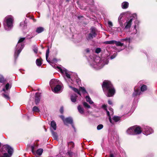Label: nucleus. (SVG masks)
Wrapping results in <instances>:
<instances>
[{
    "label": "nucleus",
    "mask_w": 157,
    "mask_h": 157,
    "mask_svg": "<svg viewBox=\"0 0 157 157\" xmlns=\"http://www.w3.org/2000/svg\"><path fill=\"white\" fill-rule=\"evenodd\" d=\"M64 123L65 124H67V123H69L72 124L73 123V120L71 117H68L65 118L64 120Z\"/></svg>",
    "instance_id": "nucleus-16"
},
{
    "label": "nucleus",
    "mask_w": 157,
    "mask_h": 157,
    "mask_svg": "<svg viewBox=\"0 0 157 157\" xmlns=\"http://www.w3.org/2000/svg\"><path fill=\"white\" fill-rule=\"evenodd\" d=\"M25 38H20L16 47L15 53L14 58L16 59L24 47V44L22 42L25 40Z\"/></svg>",
    "instance_id": "nucleus-3"
},
{
    "label": "nucleus",
    "mask_w": 157,
    "mask_h": 157,
    "mask_svg": "<svg viewBox=\"0 0 157 157\" xmlns=\"http://www.w3.org/2000/svg\"><path fill=\"white\" fill-rule=\"evenodd\" d=\"M102 86L104 92L107 97H112L114 95L115 90L110 81H104Z\"/></svg>",
    "instance_id": "nucleus-1"
},
{
    "label": "nucleus",
    "mask_w": 157,
    "mask_h": 157,
    "mask_svg": "<svg viewBox=\"0 0 157 157\" xmlns=\"http://www.w3.org/2000/svg\"><path fill=\"white\" fill-rule=\"evenodd\" d=\"M13 18L11 16L6 17L5 18L3 25L6 30L9 31L13 28Z\"/></svg>",
    "instance_id": "nucleus-2"
},
{
    "label": "nucleus",
    "mask_w": 157,
    "mask_h": 157,
    "mask_svg": "<svg viewBox=\"0 0 157 157\" xmlns=\"http://www.w3.org/2000/svg\"><path fill=\"white\" fill-rule=\"evenodd\" d=\"M35 147V146L34 145H33L31 146V148L32 149V151L34 155H36V152L34 151V149Z\"/></svg>",
    "instance_id": "nucleus-44"
},
{
    "label": "nucleus",
    "mask_w": 157,
    "mask_h": 157,
    "mask_svg": "<svg viewBox=\"0 0 157 157\" xmlns=\"http://www.w3.org/2000/svg\"><path fill=\"white\" fill-rule=\"evenodd\" d=\"M110 157H113V154H111L110 155Z\"/></svg>",
    "instance_id": "nucleus-60"
},
{
    "label": "nucleus",
    "mask_w": 157,
    "mask_h": 157,
    "mask_svg": "<svg viewBox=\"0 0 157 157\" xmlns=\"http://www.w3.org/2000/svg\"><path fill=\"white\" fill-rule=\"evenodd\" d=\"M25 22H22L20 24V26L21 27H24L25 26Z\"/></svg>",
    "instance_id": "nucleus-48"
},
{
    "label": "nucleus",
    "mask_w": 157,
    "mask_h": 157,
    "mask_svg": "<svg viewBox=\"0 0 157 157\" xmlns=\"http://www.w3.org/2000/svg\"><path fill=\"white\" fill-rule=\"evenodd\" d=\"M52 128L53 131L56 130V122L53 121L51 122L50 130Z\"/></svg>",
    "instance_id": "nucleus-17"
},
{
    "label": "nucleus",
    "mask_w": 157,
    "mask_h": 157,
    "mask_svg": "<svg viewBox=\"0 0 157 157\" xmlns=\"http://www.w3.org/2000/svg\"><path fill=\"white\" fill-rule=\"evenodd\" d=\"M108 103L109 104V105H112V101L109 100H108Z\"/></svg>",
    "instance_id": "nucleus-56"
},
{
    "label": "nucleus",
    "mask_w": 157,
    "mask_h": 157,
    "mask_svg": "<svg viewBox=\"0 0 157 157\" xmlns=\"http://www.w3.org/2000/svg\"><path fill=\"white\" fill-rule=\"evenodd\" d=\"M121 41L122 42H125L126 43L129 44L130 42V38H126L121 39Z\"/></svg>",
    "instance_id": "nucleus-29"
},
{
    "label": "nucleus",
    "mask_w": 157,
    "mask_h": 157,
    "mask_svg": "<svg viewBox=\"0 0 157 157\" xmlns=\"http://www.w3.org/2000/svg\"><path fill=\"white\" fill-rule=\"evenodd\" d=\"M71 144L72 145V147H74V143L72 142H70L68 144V145H70Z\"/></svg>",
    "instance_id": "nucleus-51"
},
{
    "label": "nucleus",
    "mask_w": 157,
    "mask_h": 157,
    "mask_svg": "<svg viewBox=\"0 0 157 157\" xmlns=\"http://www.w3.org/2000/svg\"><path fill=\"white\" fill-rule=\"evenodd\" d=\"M33 111L34 112H39L40 111L39 108L36 106H35L33 107Z\"/></svg>",
    "instance_id": "nucleus-40"
},
{
    "label": "nucleus",
    "mask_w": 157,
    "mask_h": 157,
    "mask_svg": "<svg viewBox=\"0 0 157 157\" xmlns=\"http://www.w3.org/2000/svg\"><path fill=\"white\" fill-rule=\"evenodd\" d=\"M106 112L107 115L109 117H109H111V116L113 114V110L112 108L109 109V111L107 110Z\"/></svg>",
    "instance_id": "nucleus-18"
},
{
    "label": "nucleus",
    "mask_w": 157,
    "mask_h": 157,
    "mask_svg": "<svg viewBox=\"0 0 157 157\" xmlns=\"http://www.w3.org/2000/svg\"><path fill=\"white\" fill-rule=\"evenodd\" d=\"M108 24L110 27H111L113 26V24L112 22L110 21H108Z\"/></svg>",
    "instance_id": "nucleus-49"
},
{
    "label": "nucleus",
    "mask_w": 157,
    "mask_h": 157,
    "mask_svg": "<svg viewBox=\"0 0 157 157\" xmlns=\"http://www.w3.org/2000/svg\"><path fill=\"white\" fill-rule=\"evenodd\" d=\"M101 49L99 48H97L95 50V52L97 53H98L101 52Z\"/></svg>",
    "instance_id": "nucleus-47"
},
{
    "label": "nucleus",
    "mask_w": 157,
    "mask_h": 157,
    "mask_svg": "<svg viewBox=\"0 0 157 157\" xmlns=\"http://www.w3.org/2000/svg\"><path fill=\"white\" fill-rule=\"evenodd\" d=\"M115 49L116 50H117L118 51V52H120L123 49H120V50H118L117 48H116Z\"/></svg>",
    "instance_id": "nucleus-58"
},
{
    "label": "nucleus",
    "mask_w": 157,
    "mask_h": 157,
    "mask_svg": "<svg viewBox=\"0 0 157 157\" xmlns=\"http://www.w3.org/2000/svg\"><path fill=\"white\" fill-rule=\"evenodd\" d=\"M129 3L128 2H124L121 4L122 8L123 9H126L128 8Z\"/></svg>",
    "instance_id": "nucleus-19"
},
{
    "label": "nucleus",
    "mask_w": 157,
    "mask_h": 157,
    "mask_svg": "<svg viewBox=\"0 0 157 157\" xmlns=\"http://www.w3.org/2000/svg\"><path fill=\"white\" fill-rule=\"evenodd\" d=\"M40 93H37L36 94L35 96V102L36 105H37L39 103L40 100Z\"/></svg>",
    "instance_id": "nucleus-13"
},
{
    "label": "nucleus",
    "mask_w": 157,
    "mask_h": 157,
    "mask_svg": "<svg viewBox=\"0 0 157 157\" xmlns=\"http://www.w3.org/2000/svg\"><path fill=\"white\" fill-rule=\"evenodd\" d=\"M83 17L82 16H78V19H80L81 18H82Z\"/></svg>",
    "instance_id": "nucleus-57"
},
{
    "label": "nucleus",
    "mask_w": 157,
    "mask_h": 157,
    "mask_svg": "<svg viewBox=\"0 0 157 157\" xmlns=\"http://www.w3.org/2000/svg\"><path fill=\"white\" fill-rule=\"evenodd\" d=\"M79 90L84 94L86 93L87 92L84 87H80L79 88Z\"/></svg>",
    "instance_id": "nucleus-38"
},
{
    "label": "nucleus",
    "mask_w": 157,
    "mask_h": 157,
    "mask_svg": "<svg viewBox=\"0 0 157 157\" xmlns=\"http://www.w3.org/2000/svg\"><path fill=\"white\" fill-rule=\"evenodd\" d=\"M11 87V86L9 85L8 83H7L5 86V88H3L2 90L4 91L5 93H6V90H8L9 89H10Z\"/></svg>",
    "instance_id": "nucleus-30"
},
{
    "label": "nucleus",
    "mask_w": 157,
    "mask_h": 157,
    "mask_svg": "<svg viewBox=\"0 0 157 157\" xmlns=\"http://www.w3.org/2000/svg\"><path fill=\"white\" fill-rule=\"evenodd\" d=\"M135 16L136 17V14H133V16Z\"/></svg>",
    "instance_id": "nucleus-61"
},
{
    "label": "nucleus",
    "mask_w": 157,
    "mask_h": 157,
    "mask_svg": "<svg viewBox=\"0 0 157 157\" xmlns=\"http://www.w3.org/2000/svg\"><path fill=\"white\" fill-rule=\"evenodd\" d=\"M137 32V29H136V25H135L134 26L133 28V33L134 34H136Z\"/></svg>",
    "instance_id": "nucleus-45"
},
{
    "label": "nucleus",
    "mask_w": 157,
    "mask_h": 157,
    "mask_svg": "<svg viewBox=\"0 0 157 157\" xmlns=\"http://www.w3.org/2000/svg\"><path fill=\"white\" fill-rule=\"evenodd\" d=\"M123 15L122 14H121L119 16L118 19V22L120 24L121 26H123V23L122 22V21L121 20V18L123 17Z\"/></svg>",
    "instance_id": "nucleus-25"
},
{
    "label": "nucleus",
    "mask_w": 157,
    "mask_h": 157,
    "mask_svg": "<svg viewBox=\"0 0 157 157\" xmlns=\"http://www.w3.org/2000/svg\"><path fill=\"white\" fill-rule=\"evenodd\" d=\"M5 149L7 151L8 154L6 153H4L3 156L0 157H11L13 152V148L8 145L6 144L4 146Z\"/></svg>",
    "instance_id": "nucleus-5"
},
{
    "label": "nucleus",
    "mask_w": 157,
    "mask_h": 157,
    "mask_svg": "<svg viewBox=\"0 0 157 157\" xmlns=\"http://www.w3.org/2000/svg\"><path fill=\"white\" fill-rule=\"evenodd\" d=\"M83 104L84 106L86 108L89 109L90 108V106L85 102H83Z\"/></svg>",
    "instance_id": "nucleus-39"
},
{
    "label": "nucleus",
    "mask_w": 157,
    "mask_h": 157,
    "mask_svg": "<svg viewBox=\"0 0 157 157\" xmlns=\"http://www.w3.org/2000/svg\"><path fill=\"white\" fill-rule=\"evenodd\" d=\"M134 129V135H137L140 134L142 131V129L139 127L133 126Z\"/></svg>",
    "instance_id": "nucleus-12"
},
{
    "label": "nucleus",
    "mask_w": 157,
    "mask_h": 157,
    "mask_svg": "<svg viewBox=\"0 0 157 157\" xmlns=\"http://www.w3.org/2000/svg\"><path fill=\"white\" fill-rule=\"evenodd\" d=\"M57 68L58 69V71H59L62 74L65 75L67 77V78L69 79L72 80V79L71 78V75L68 74L67 72V71L66 69L64 68H62L61 67L57 66Z\"/></svg>",
    "instance_id": "nucleus-8"
},
{
    "label": "nucleus",
    "mask_w": 157,
    "mask_h": 157,
    "mask_svg": "<svg viewBox=\"0 0 157 157\" xmlns=\"http://www.w3.org/2000/svg\"><path fill=\"white\" fill-rule=\"evenodd\" d=\"M115 42V40H110L106 41L104 42V44H114V42Z\"/></svg>",
    "instance_id": "nucleus-35"
},
{
    "label": "nucleus",
    "mask_w": 157,
    "mask_h": 157,
    "mask_svg": "<svg viewBox=\"0 0 157 157\" xmlns=\"http://www.w3.org/2000/svg\"><path fill=\"white\" fill-rule=\"evenodd\" d=\"M60 112L61 113H63V107H61L60 109Z\"/></svg>",
    "instance_id": "nucleus-50"
},
{
    "label": "nucleus",
    "mask_w": 157,
    "mask_h": 157,
    "mask_svg": "<svg viewBox=\"0 0 157 157\" xmlns=\"http://www.w3.org/2000/svg\"><path fill=\"white\" fill-rule=\"evenodd\" d=\"M114 44H115L117 46H122L124 45V44L121 43L120 42L117 41L115 40Z\"/></svg>",
    "instance_id": "nucleus-33"
},
{
    "label": "nucleus",
    "mask_w": 157,
    "mask_h": 157,
    "mask_svg": "<svg viewBox=\"0 0 157 157\" xmlns=\"http://www.w3.org/2000/svg\"><path fill=\"white\" fill-rule=\"evenodd\" d=\"M103 126L102 124L98 125L97 127V129L98 130H100L103 128Z\"/></svg>",
    "instance_id": "nucleus-42"
},
{
    "label": "nucleus",
    "mask_w": 157,
    "mask_h": 157,
    "mask_svg": "<svg viewBox=\"0 0 157 157\" xmlns=\"http://www.w3.org/2000/svg\"><path fill=\"white\" fill-rule=\"evenodd\" d=\"M62 87L61 86L58 84L57 85L54 89L52 88V90L56 93H59L61 92Z\"/></svg>",
    "instance_id": "nucleus-11"
},
{
    "label": "nucleus",
    "mask_w": 157,
    "mask_h": 157,
    "mask_svg": "<svg viewBox=\"0 0 157 157\" xmlns=\"http://www.w3.org/2000/svg\"><path fill=\"white\" fill-rule=\"evenodd\" d=\"M67 1V2H68V0H66Z\"/></svg>",
    "instance_id": "nucleus-64"
},
{
    "label": "nucleus",
    "mask_w": 157,
    "mask_h": 157,
    "mask_svg": "<svg viewBox=\"0 0 157 157\" xmlns=\"http://www.w3.org/2000/svg\"><path fill=\"white\" fill-rule=\"evenodd\" d=\"M141 93V92L139 91V89H135V88L134 92L132 94V96L133 97H135L138 95H140Z\"/></svg>",
    "instance_id": "nucleus-21"
},
{
    "label": "nucleus",
    "mask_w": 157,
    "mask_h": 157,
    "mask_svg": "<svg viewBox=\"0 0 157 157\" xmlns=\"http://www.w3.org/2000/svg\"><path fill=\"white\" fill-rule=\"evenodd\" d=\"M69 87L70 88H71L74 91L77 93L78 94H79V95H81V94H80V91L79 90H78L77 89L75 88V87H72V86H69Z\"/></svg>",
    "instance_id": "nucleus-24"
},
{
    "label": "nucleus",
    "mask_w": 157,
    "mask_h": 157,
    "mask_svg": "<svg viewBox=\"0 0 157 157\" xmlns=\"http://www.w3.org/2000/svg\"><path fill=\"white\" fill-rule=\"evenodd\" d=\"M121 119L120 117L117 116H114L112 118L111 117H109V121L110 122L113 124H114L115 123L120 121Z\"/></svg>",
    "instance_id": "nucleus-9"
},
{
    "label": "nucleus",
    "mask_w": 157,
    "mask_h": 157,
    "mask_svg": "<svg viewBox=\"0 0 157 157\" xmlns=\"http://www.w3.org/2000/svg\"><path fill=\"white\" fill-rule=\"evenodd\" d=\"M60 118L63 120V121L64 122V120H65V119L64 118V117L63 116V115H61L60 116Z\"/></svg>",
    "instance_id": "nucleus-54"
},
{
    "label": "nucleus",
    "mask_w": 157,
    "mask_h": 157,
    "mask_svg": "<svg viewBox=\"0 0 157 157\" xmlns=\"http://www.w3.org/2000/svg\"><path fill=\"white\" fill-rule=\"evenodd\" d=\"M43 151V150L42 148H39L37 149L36 152V155L37 154L39 155H41Z\"/></svg>",
    "instance_id": "nucleus-28"
},
{
    "label": "nucleus",
    "mask_w": 157,
    "mask_h": 157,
    "mask_svg": "<svg viewBox=\"0 0 157 157\" xmlns=\"http://www.w3.org/2000/svg\"><path fill=\"white\" fill-rule=\"evenodd\" d=\"M60 82L57 79H52L50 82V85L52 89L53 87L56 86L57 85L59 84Z\"/></svg>",
    "instance_id": "nucleus-10"
},
{
    "label": "nucleus",
    "mask_w": 157,
    "mask_h": 157,
    "mask_svg": "<svg viewBox=\"0 0 157 157\" xmlns=\"http://www.w3.org/2000/svg\"><path fill=\"white\" fill-rule=\"evenodd\" d=\"M35 36V35L32 34V33L30 34H28L27 35V37L28 39H30Z\"/></svg>",
    "instance_id": "nucleus-41"
},
{
    "label": "nucleus",
    "mask_w": 157,
    "mask_h": 157,
    "mask_svg": "<svg viewBox=\"0 0 157 157\" xmlns=\"http://www.w3.org/2000/svg\"><path fill=\"white\" fill-rule=\"evenodd\" d=\"M6 81V80L3 77V76L1 75H0V82L3 83Z\"/></svg>",
    "instance_id": "nucleus-37"
},
{
    "label": "nucleus",
    "mask_w": 157,
    "mask_h": 157,
    "mask_svg": "<svg viewBox=\"0 0 157 157\" xmlns=\"http://www.w3.org/2000/svg\"><path fill=\"white\" fill-rule=\"evenodd\" d=\"M132 21V18H131L124 23V25H125V29H127L130 27Z\"/></svg>",
    "instance_id": "nucleus-14"
},
{
    "label": "nucleus",
    "mask_w": 157,
    "mask_h": 157,
    "mask_svg": "<svg viewBox=\"0 0 157 157\" xmlns=\"http://www.w3.org/2000/svg\"><path fill=\"white\" fill-rule=\"evenodd\" d=\"M82 39V37L80 35H78L77 37V39L75 41L76 42H79L81 41Z\"/></svg>",
    "instance_id": "nucleus-31"
},
{
    "label": "nucleus",
    "mask_w": 157,
    "mask_h": 157,
    "mask_svg": "<svg viewBox=\"0 0 157 157\" xmlns=\"http://www.w3.org/2000/svg\"><path fill=\"white\" fill-rule=\"evenodd\" d=\"M72 125V127L73 128H74V129H75V127H74V126H73V124Z\"/></svg>",
    "instance_id": "nucleus-62"
},
{
    "label": "nucleus",
    "mask_w": 157,
    "mask_h": 157,
    "mask_svg": "<svg viewBox=\"0 0 157 157\" xmlns=\"http://www.w3.org/2000/svg\"><path fill=\"white\" fill-rule=\"evenodd\" d=\"M133 126L129 128L127 130V133L129 135H134V129Z\"/></svg>",
    "instance_id": "nucleus-15"
},
{
    "label": "nucleus",
    "mask_w": 157,
    "mask_h": 157,
    "mask_svg": "<svg viewBox=\"0 0 157 157\" xmlns=\"http://www.w3.org/2000/svg\"><path fill=\"white\" fill-rule=\"evenodd\" d=\"M49 48H48L47 49L46 51V60L48 62H50L49 60L48 59V56H49Z\"/></svg>",
    "instance_id": "nucleus-34"
},
{
    "label": "nucleus",
    "mask_w": 157,
    "mask_h": 157,
    "mask_svg": "<svg viewBox=\"0 0 157 157\" xmlns=\"http://www.w3.org/2000/svg\"><path fill=\"white\" fill-rule=\"evenodd\" d=\"M78 112L81 114H83L84 112L83 109L80 105H79L78 106Z\"/></svg>",
    "instance_id": "nucleus-26"
},
{
    "label": "nucleus",
    "mask_w": 157,
    "mask_h": 157,
    "mask_svg": "<svg viewBox=\"0 0 157 157\" xmlns=\"http://www.w3.org/2000/svg\"><path fill=\"white\" fill-rule=\"evenodd\" d=\"M36 63L37 66H40L42 64L41 61L39 59H37L36 60Z\"/></svg>",
    "instance_id": "nucleus-36"
},
{
    "label": "nucleus",
    "mask_w": 157,
    "mask_h": 157,
    "mask_svg": "<svg viewBox=\"0 0 157 157\" xmlns=\"http://www.w3.org/2000/svg\"><path fill=\"white\" fill-rule=\"evenodd\" d=\"M147 86L145 85H143L140 87L141 91L142 92H144L146 91L147 90Z\"/></svg>",
    "instance_id": "nucleus-32"
},
{
    "label": "nucleus",
    "mask_w": 157,
    "mask_h": 157,
    "mask_svg": "<svg viewBox=\"0 0 157 157\" xmlns=\"http://www.w3.org/2000/svg\"><path fill=\"white\" fill-rule=\"evenodd\" d=\"M102 108L106 111L107 110V106L106 105L104 104L102 106Z\"/></svg>",
    "instance_id": "nucleus-46"
},
{
    "label": "nucleus",
    "mask_w": 157,
    "mask_h": 157,
    "mask_svg": "<svg viewBox=\"0 0 157 157\" xmlns=\"http://www.w3.org/2000/svg\"><path fill=\"white\" fill-rule=\"evenodd\" d=\"M142 131L144 134L148 135L151 134L153 132L152 128L148 126L144 127L142 129Z\"/></svg>",
    "instance_id": "nucleus-7"
},
{
    "label": "nucleus",
    "mask_w": 157,
    "mask_h": 157,
    "mask_svg": "<svg viewBox=\"0 0 157 157\" xmlns=\"http://www.w3.org/2000/svg\"><path fill=\"white\" fill-rule=\"evenodd\" d=\"M76 82L78 84H79L80 82V80L79 79H77L76 80Z\"/></svg>",
    "instance_id": "nucleus-53"
},
{
    "label": "nucleus",
    "mask_w": 157,
    "mask_h": 157,
    "mask_svg": "<svg viewBox=\"0 0 157 157\" xmlns=\"http://www.w3.org/2000/svg\"><path fill=\"white\" fill-rule=\"evenodd\" d=\"M77 96L75 94L71 95V101L73 102H75L76 101Z\"/></svg>",
    "instance_id": "nucleus-20"
},
{
    "label": "nucleus",
    "mask_w": 157,
    "mask_h": 157,
    "mask_svg": "<svg viewBox=\"0 0 157 157\" xmlns=\"http://www.w3.org/2000/svg\"><path fill=\"white\" fill-rule=\"evenodd\" d=\"M33 51L34 52L36 53L37 52H38V49L37 48H35L33 49Z\"/></svg>",
    "instance_id": "nucleus-52"
},
{
    "label": "nucleus",
    "mask_w": 157,
    "mask_h": 157,
    "mask_svg": "<svg viewBox=\"0 0 157 157\" xmlns=\"http://www.w3.org/2000/svg\"><path fill=\"white\" fill-rule=\"evenodd\" d=\"M86 51L87 52H89L90 51L89 49H87L86 50Z\"/></svg>",
    "instance_id": "nucleus-59"
},
{
    "label": "nucleus",
    "mask_w": 157,
    "mask_h": 157,
    "mask_svg": "<svg viewBox=\"0 0 157 157\" xmlns=\"http://www.w3.org/2000/svg\"><path fill=\"white\" fill-rule=\"evenodd\" d=\"M2 96L6 98V99H10V98L8 96V95L7 94H2Z\"/></svg>",
    "instance_id": "nucleus-43"
},
{
    "label": "nucleus",
    "mask_w": 157,
    "mask_h": 157,
    "mask_svg": "<svg viewBox=\"0 0 157 157\" xmlns=\"http://www.w3.org/2000/svg\"><path fill=\"white\" fill-rule=\"evenodd\" d=\"M51 132H52V136L55 140H57L58 139V136L57 133L53 131L52 128L51 129Z\"/></svg>",
    "instance_id": "nucleus-23"
},
{
    "label": "nucleus",
    "mask_w": 157,
    "mask_h": 157,
    "mask_svg": "<svg viewBox=\"0 0 157 157\" xmlns=\"http://www.w3.org/2000/svg\"><path fill=\"white\" fill-rule=\"evenodd\" d=\"M44 30V29L42 27H39L36 28V32L38 33H40Z\"/></svg>",
    "instance_id": "nucleus-22"
},
{
    "label": "nucleus",
    "mask_w": 157,
    "mask_h": 157,
    "mask_svg": "<svg viewBox=\"0 0 157 157\" xmlns=\"http://www.w3.org/2000/svg\"><path fill=\"white\" fill-rule=\"evenodd\" d=\"M86 101L88 102L90 104H92L94 103L91 100L89 96H86Z\"/></svg>",
    "instance_id": "nucleus-27"
},
{
    "label": "nucleus",
    "mask_w": 157,
    "mask_h": 157,
    "mask_svg": "<svg viewBox=\"0 0 157 157\" xmlns=\"http://www.w3.org/2000/svg\"><path fill=\"white\" fill-rule=\"evenodd\" d=\"M90 30V33L86 36V39L88 40H92L94 37H95L97 35V30L95 28L91 27Z\"/></svg>",
    "instance_id": "nucleus-6"
},
{
    "label": "nucleus",
    "mask_w": 157,
    "mask_h": 157,
    "mask_svg": "<svg viewBox=\"0 0 157 157\" xmlns=\"http://www.w3.org/2000/svg\"><path fill=\"white\" fill-rule=\"evenodd\" d=\"M33 21H34V22L36 21V19H33Z\"/></svg>",
    "instance_id": "nucleus-63"
},
{
    "label": "nucleus",
    "mask_w": 157,
    "mask_h": 157,
    "mask_svg": "<svg viewBox=\"0 0 157 157\" xmlns=\"http://www.w3.org/2000/svg\"><path fill=\"white\" fill-rule=\"evenodd\" d=\"M116 56V55H113V56H112L110 57V58L111 59H114V58H115V57Z\"/></svg>",
    "instance_id": "nucleus-55"
},
{
    "label": "nucleus",
    "mask_w": 157,
    "mask_h": 157,
    "mask_svg": "<svg viewBox=\"0 0 157 157\" xmlns=\"http://www.w3.org/2000/svg\"><path fill=\"white\" fill-rule=\"evenodd\" d=\"M90 64L92 67L96 69H101L104 66L102 61L100 60L99 57L92 60L90 62Z\"/></svg>",
    "instance_id": "nucleus-4"
}]
</instances>
